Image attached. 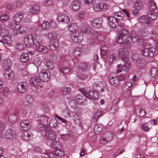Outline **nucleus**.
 Here are the masks:
<instances>
[{"mask_svg": "<svg viewBox=\"0 0 158 158\" xmlns=\"http://www.w3.org/2000/svg\"><path fill=\"white\" fill-rule=\"evenodd\" d=\"M130 39L129 34L126 30H123L121 33L118 35L115 39L116 41L118 43L123 44L127 48H130L131 46Z\"/></svg>", "mask_w": 158, "mask_h": 158, "instance_id": "obj_1", "label": "nucleus"}, {"mask_svg": "<svg viewBox=\"0 0 158 158\" xmlns=\"http://www.w3.org/2000/svg\"><path fill=\"white\" fill-rule=\"evenodd\" d=\"M122 11L125 14V15L121 11L116 13L114 15L113 17L115 20L118 22L119 27H122L124 26V22L125 18H127L129 20H130L129 14L128 11L125 9H123Z\"/></svg>", "mask_w": 158, "mask_h": 158, "instance_id": "obj_2", "label": "nucleus"}, {"mask_svg": "<svg viewBox=\"0 0 158 158\" xmlns=\"http://www.w3.org/2000/svg\"><path fill=\"white\" fill-rule=\"evenodd\" d=\"M118 55L124 62V67L123 69L125 70L126 67H129L130 62L127 58L128 56V52L127 49L124 48H121L119 49L118 51Z\"/></svg>", "mask_w": 158, "mask_h": 158, "instance_id": "obj_3", "label": "nucleus"}, {"mask_svg": "<svg viewBox=\"0 0 158 158\" xmlns=\"http://www.w3.org/2000/svg\"><path fill=\"white\" fill-rule=\"evenodd\" d=\"M36 39L38 40L35 43V47L37 51L40 52H42L43 53L47 52L48 49L45 46L40 44L42 42L41 39L39 36H36L35 38Z\"/></svg>", "mask_w": 158, "mask_h": 158, "instance_id": "obj_4", "label": "nucleus"}, {"mask_svg": "<svg viewBox=\"0 0 158 158\" xmlns=\"http://www.w3.org/2000/svg\"><path fill=\"white\" fill-rule=\"evenodd\" d=\"M48 117L44 115H39L38 120L40 124L37 125V127L40 130L44 129V128L48 126Z\"/></svg>", "mask_w": 158, "mask_h": 158, "instance_id": "obj_5", "label": "nucleus"}, {"mask_svg": "<svg viewBox=\"0 0 158 158\" xmlns=\"http://www.w3.org/2000/svg\"><path fill=\"white\" fill-rule=\"evenodd\" d=\"M36 36H33L30 35H27L25 36L24 37V42L25 44L27 47L32 46L34 44H35V43L38 40L35 38Z\"/></svg>", "mask_w": 158, "mask_h": 158, "instance_id": "obj_6", "label": "nucleus"}, {"mask_svg": "<svg viewBox=\"0 0 158 158\" xmlns=\"http://www.w3.org/2000/svg\"><path fill=\"white\" fill-rule=\"evenodd\" d=\"M71 38L74 42L80 43L83 40L84 35L82 33L78 31H76L71 33Z\"/></svg>", "mask_w": 158, "mask_h": 158, "instance_id": "obj_7", "label": "nucleus"}, {"mask_svg": "<svg viewBox=\"0 0 158 158\" xmlns=\"http://www.w3.org/2000/svg\"><path fill=\"white\" fill-rule=\"evenodd\" d=\"M39 78L44 82L48 81L50 79V75L49 71L47 69H43L39 73Z\"/></svg>", "mask_w": 158, "mask_h": 158, "instance_id": "obj_8", "label": "nucleus"}, {"mask_svg": "<svg viewBox=\"0 0 158 158\" xmlns=\"http://www.w3.org/2000/svg\"><path fill=\"white\" fill-rule=\"evenodd\" d=\"M82 89H80V91L82 94L77 95L75 97V102L78 104L84 105L85 104V100L84 96V91H82Z\"/></svg>", "mask_w": 158, "mask_h": 158, "instance_id": "obj_9", "label": "nucleus"}, {"mask_svg": "<svg viewBox=\"0 0 158 158\" xmlns=\"http://www.w3.org/2000/svg\"><path fill=\"white\" fill-rule=\"evenodd\" d=\"M155 49L153 48H145L142 51V53L146 57H152L155 54Z\"/></svg>", "mask_w": 158, "mask_h": 158, "instance_id": "obj_10", "label": "nucleus"}, {"mask_svg": "<svg viewBox=\"0 0 158 158\" xmlns=\"http://www.w3.org/2000/svg\"><path fill=\"white\" fill-rule=\"evenodd\" d=\"M91 36L93 39L92 41L88 40V42L90 44L93 43L94 40H97L99 42H102L104 40V37L103 35L98 34L95 31H93L91 33Z\"/></svg>", "mask_w": 158, "mask_h": 158, "instance_id": "obj_11", "label": "nucleus"}, {"mask_svg": "<svg viewBox=\"0 0 158 158\" xmlns=\"http://www.w3.org/2000/svg\"><path fill=\"white\" fill-rule=\"evenodd\" d=\"M57 19L59 22L68 23L70 21L69 17L64 14L60 13L57 14Z\"/></svg>", "mask_w": 158, "mask_h": 158, "instance_id": "obj_12", "label": "nucleus"}, {"mask_svg": "<svg viewBox=\"0 0 158 158\" xmlns=\"http://www.w3.org/2000/svg\"><path fill=\"white\" fill-rule=\"evenodd\" d=\"M28 88L27 84L24 82H20L18 84L16 87V90L20 93H24L26 92Z\"/></svg>", "mask_w": 158, "mask_h": 158, "instance_id": "obj_13", "label": "nucleus"}, {"mask_svg": "<svg viewBox=\"0 0 158 158\" xmlns=\"http://www.w3.org/2000/svg\"><path fill=\"white\" fill-rule=\"evenodd\" d=\"M132 59L136 60L138 63V65L139 67L143 66L145 64V60L144 59H139V55L138 54H133L131 56Z\"/></svg>", "mask_w": 158, "mask_h": 158, "instance_id": "obj_14", "label": "nucleus"}, {"mask_svg": "<svg viewBox=\"0 0 158 158\" xmlns=\"http://www.w3.org/2000/svg\"><path fill=\"white\" fill-rule=\"evenodd\" d=\"M84 96L89 99L94 100L98 98L99 95L96 91L91 90L87 93L84 92Z\"/></svg>", "mask_w": 158, "mask_h": 158, "instance_id": "obj_15", "label": "nucleus"}, {"mask_svg": "<svg viewBox=\"0 0 158 158\" xmlns=\"http://www.w3.org/2000/svg\"><path fill=\"white\" fill-rule=\"evenodd\" d=\"M80 30L83 33L86 34H90L91 35L90 29L89 28V24L86 22H84L81 23L80 27Z\"/></svg>", "mask_w": 158, "mask_h": 158, "instance_id": "obj_16", "label": "nucleus"}, {"mask_svg": "<svg viewBox=\"0 0 158 158\" xmlns=\"http://www.w3.org/2000/svg\"><path fill=\"white\" fill-rule=\"evenodd\" d=\"M103 22V19L102 18H96L91 21V24L94 28H98L101 26Z\"/></svg>", "mask_w": 158, "mask_h": 158, "instance_id": "obj_17", "label": "nucleus"}, {"mask_svg": "<svg viewBox=\"0 0 158 158\" xmlns=\"http://www.w3.org/2000/svg\"><path fill=\"white\" fill-rule=\"evenodd\" d=\"M45 137L48 140L55 141L56 138L55 132L52 130H49L45 132Z\"/></svg>", "mask_w": 158, "mask_h": 158, "instance_id": "obj_18", "label": "nucleus"}, {"mask_svg": "<svg viewBox=\"0 0 158 158\" xmlns=\"http://www.w3.org/2000/svg\"><path fill=\"white\" fill-rule=\"evenodd\" d=\"M103 83L100 81H98L97 83L94 84L93 85V87L95 91L98 92H101L104 91L103 88Z\"/></svg>", "mask_w": 158, "mask_h": 158, "instance_id": "obj_19", "label": "nucleus"}, {"mask_svg": "<svg viewBox=\"0 0 158 158\" xmlns=\"http://www.w3.org/2000/svg\"><path fill=\"white\" fill-rule=\"evenodd\" d=\"M4 77L6 79L10 80L12 79L14 76V74L12 71L9 69H8L4 70Z\"/></svg>", "mask_w": 158, "mask_h": 158, "instance_id": "obj_20", "label": "nucleus"}, {"mask_svg": "<svg viewBox=\"0 0 158 158\" xmlns=\"http://www.w3.org/2000/svg\"><path fill=\"white\" fill-rule=\"evenodd\" d=\"M108 24L109 26L112 28H114L117 26H119V23L112 16H110L107 17Z\"/></svg>", "mask_w": 158, "mask_h": 158, "instance_id": "obj_21", "label": "nucleus"}, {"mask_svg": "<svg viewBox=\"0 0 158 158\" xmlns=\"http://www.w3.org/2000/svg\"><path fill=\"white\" fill-rule=\"evenodd\" d=\"M40 80L39 77H34L31 78L30 82L32 86L36 87L40 85Z\"/></svg>", "mask_w": 158, "mask_h": 158, "instance_id": "obj_22", "label": "nucleus"}, {"mask_svg": "<svg viewBox=\"0 0 158 158\" xmlns=\"http://www.w3.org/2000/svg\"><path fill=\"white\" fill-rule=\"evenodd\" d=\"M15 134L14 131L10 129L7 130L5 134V137L8 139H12L15 138Z\"/></svg>", "mask_w": 158, "mask_h": 158, "instance_id": "obj_23", "label": "nucleus"}, {"mask_svg": "<svg viewBox=\"0 0 158 158\" xmlns=\"http://www.w3.org/2000/svg\"><path fill=\"white\" fill-rule=\"evenodd\" d=\"M109 80L111 85L114 87H116L119 84V81L117 77L110 76Z\"/></svg>", "mask_w": 158, "mask_h": 158, "instance_id": "obj_24", "label": "nucleus"}, {"mask_svg": "<svg viewBox=\"0 0 158 158\" xmlns=\"http://www.w3.org/2000/svg\"><path fill=\"white\" fill-rule=\"evenodd\" d=\"M20 129L22 130H27L30 128V123L29 121L24 120L20 123Z\"/></svg>", "mask_w": 158, "mask_h": 158, "instance_id": "obj_25", "label": "nucleus"}, {"mask_svg": "<svg viewBox=\"0 0 158 158\" xmlns=\"http://www.w3.org/2000/svg\"><path fill=\"white\" fill-rule=\"evenodd\" d=\"M33 102V98L31 96L27 95L23 102V104L24 106H28L32 103Z\"/></svg>", "mask_w": 158, "mask_h": 158, "instance_id": "obj_26", "label": "nucleus"}, {"mask_svg": "<svg viewBox=\"0 0 158 158\" xmlns=\"http://www.w3.org/2000/svg\"><path fill=\"white\" fill-rule=\"evenodd\" d=\"M78 27L77 24L74 23H69L68 26V30L71 33L77 31L76 30L78 29Z\"/></svg>", "mask_w": 158, "mask_h": 158, "instance_id": "obj_27", "label": "nucleus"}, {"mask_svg": "<svg viewBox=\"0 0 158 158\" xmlns=\"http://www.w3.org/2000/svg\"><path fill=\"white\" fill-rule=\"evenodd\" d=\"M100 52L101 56L102 57H106L109 52L108 47L106 46H102L100 49Z\"/></svg>", "mask_w": 158, "mask_h": 158, "instance_id": "obj_28", "label": "nucleus"}, {"mask_svg": "<svg viewBox=\"0 0 158 158\" xmlns=\"http://www.w3.org/2000/svg\"><path fill=\"white\" fill-rule=\"evenodd\" d=\"M113 139L112 134L111 133H108L106 137L102 138V143L103 144H106L108 142L111 141Z\"/></svg>", "mask_w": 158, "mask_h": 158, "instance_id": "obj_29", "label": "nucleus"}, {"mask_svg": "<svg viewBox=\"0 0 158 158\" xmlns=\"http://www.w3.org/2000/svg\"><path fill=\"white\" fill-rule=\"evenodd\" d=\"M81 5V2L77 0L74 1L71 3V7L74 10L76 11L79 10Z\"/></svg>", "mask_w": 158, "mask_h": 158, "instance_id": "obj_30", "label": "nucleus"}, {"mask_svg": "<svg viewBox=\"0 0 158 158\" xmlns=\"http://www.w3.org/2000/svg\"><path fill=\"white\" fill-rule=\"evenodd\" d=\"M29 12L32 14H37L40 11V7L36 5L32 6L29 9Z\"/></svg>", "mask_w": 158, "mask_h": 158, "instance_id": "obj_31", "label": "nucleus"}, {"mask_svg": "<svg viewBox=\"0 0 158 158\" xmlns=\"http://www.w3.org/2000/svg\"><path fill=\"white\" fill-rule=\"evenodd\" d=\"M71 91V89L69 87H64L61 88L60 91V93L63 95L69 94Z\"/></svg>", "mask_w": 158, "mask_h": 158, "instance_id": "obj_32", "label": "nucleus"}, {"mask_svg": "<svg viewBox=\"0 0 158 158\" xmlns=\"http://www.w3.org/2000/svg\"><path fill=\"white\" fill-rule=\"evenodd\" d=\"M118 57L116 53H112L109 56V63L110 64H112L115 62L118 59Z\"/></svg>", "mask_w": 158, "mask_h": 158, "instance_id": "obj_33", "label": "nucleus"}, {"mask_svg": "<svg viewBox=\"0 0 158 158\" xmlns=\"http://www.w3.org/2000/svg\"><path fill=\"white\" fill-rule=\"evenodd\" d=\"M143 8V5L142 2L140 1H135L134 4V8L137 10H141Z\"/></svg>", "mask_w": 158, "mask_h": 158, "instance_id": "obj_34", "label": "nucleus"}, {"mask_svg": "<svg viewBox=\"0 0 158 158\" xmlns=\"http://www.w3.org/2000/svg\"><path fill=\"white\" fill-rule=\"evenodd\" d=\"M136 115L139 117H143L146 114V111L142 109H137L135 111Z\"/></svg>", "mask_w": 158, "mask_h": 158, "instance_id": "obj_35", "label": "nucleus"}, {"mask_svg": "<svg viewBox=\"0 0 158 158\" xmlns=\"http://www.w3.org/2000/svg\"><path fill=\"white\" fill-rule=\"evenodd\" d=\"M11 65V60L9 59H6L4 60L3 64V69H10V67Z\"/></svg>", "mask_w": 158, "mask_h": 158, "instance_id": "obj_36", "label": "nucleus"}, {"mask_svg": "<svg viewBox=\"0 0 158 158\" xmlns=\"http://www.w3.org/2000/svg\"><path fill=\"white\" fill-rule=\"evenodd\" d=\"M139 21L141 22L145 26H148L150 24V22L147 18V16H142L139 19Z\"/></svg>", "mask_w": 158, "mask_h": 158, "instance_id": "obj_37", "label": "nucleus"}, {"mask_svg": "<svg viewBox=\"0 0 158 158\" xmlns=\"http://www.w3.org/2000/svg\"><path fill=\"white\" fill-rule=\"evenodd\" d=\"M103 126L100 124L95 125L94 128V131L95 134H98L102 131Z\"/></svg>", "mask_w": 158, "mask_h": 158, "instance_id": "obj_38", "label": "nucleus"}, {"mask_svg": "<svg viewBox=\"0 0 158 158\" xmlns=\"http://www.w3.org/2000/svg\"><path fill=\"white\" fill-rule=\"evenodd\" d=\"M25 27H24L20 26L18 24V25L17 26L16 29L15 31V32L17 34H22L25 31Z\"/></svg>", "mask_w": 158, "mask_h": 158, "instance_id": "obj_39", "label": "nucleus"}, {"mask_svg": "<svg viewBox=\"0 0 158 158\" xmlns=\"http://www.w3.org/2000/svg\"><path fill=\"white\" fill-rule=\"evenodd\" d=\"M132 84L130 82H127L125 83L123 86V89L124 90L128 91L130 93H131L130 91L132 89L131 87Z\"/></svg>", "mask_w": 158, "mask_h": 158, "instance_id": "obj_40", "label": "nucleus"}, {"mask_svg": "<svg viewBox=\"0 0 158 158\" xmlns=\"http://www.w3.org/2000/svg\"><path fill=\"white\" fill-rule=\"evenodd\" d=\"M148 18L149 21L154 20L157 18L156 14L153 11H150L148 13Z\"/></svg>", "mask_w": 158, "mask_h": 158, "instance_id": "obj_41", "label": "nucleus"}, {"mask_svg": "<svg viewBox=\"0 0 158 158\" xmlns=\"http://www.w3.org/2000/svg\"><path fill=\"white\" fill-rule=\"evenodd\" d=\"M2 42L0 40V42L7 44H10L11 42V38L9 36H4L2 39Z\"/></svg>", "mask_w": 158, "mask_h": 158, "instance_id": "obj_42", "label": "nucleus"}, {"mask_svg": "<svg viewBox=\"0 0 158 158\" xmlns=\"http://www.w3.org/2000/svg\"><path fill=\"white\" fill-rule=\"evenodd\" d=\"M131 38L132 42L135 43L137 42L138 38L136 33L134 31H132L131 33Z\"/></svg>", "mask_w": 158, "mask_h": 158, "instance_id": "obj_43", "label": "nucleus"}, {"mask_svg": "<svg viewBox=\"0 0 158 158\" xmlns=\"http://www.w3.org/2000/svg\"><path fill=\"white\" fill-rule=\"evenodd\" d=\"M23 15L21 13H17L15 15L14 17V20L16 22H19L23 18Z\"/></svg>", "mask_w": 158, "mask_h": 158, "instance_id": "obj_44", "label": "nucleus"}, {"mask_svg": "<svg viewBox=\"0 0 158 158\" xmlns=\"http://www.w3.org/2000/svg\"><path fill=\"white\" fill-rule=\"evenodd\" d=\"M17 114H12L10 115L8 117L9 121L12 123L15 122L17 119Z\"/></svg>", "mask_w": 158, "mask_h": 158, "instance_id": "obj_45", "label": "nucleus"}, {"mask_svg": "<svg viewBox=\"0 0 158 158\" xmlns=\"http://www.w3.org/2000/svg\"><path fill=\"white\" fill-rule=\"evenodd\" d=\"M31 135L29 133L26 131L23 132L21 135L22 139L25 141H28L30 140V138Z\"/></svg>", "mask_w": 158, "mask_h": 158, "instance_id": "obj_46", "label": "nucleus"}, {"mask_svg": "<svg viewBox=\"0 0 158 158\" xmlns=\"http://www.w3.org/2000/svg\"><path fill=\"white\" fill-rule=\"evenodd\" d=\"M58 123L57 122L55 118H52L51 119L49 122V126L52 127H55L58 125Z\"/></svg>", "mask_w": 158, "mask_h": 158, "instance_id": "obj_47", "label": "nucleus"}, {"mask_svg": "<svg viewBox=\"0 0 158 158\" xmlns=\"http://www.w3.org/2000/svg\"><path fill=\"white\" fill-rule=\"evenodd\" d=\"M9 16L6 14H3L0 16V21L2 22H4L8 20Z\"/></svg>", "mask_w": 158, "mask_h": 158, "instance_id": "obj_48", "label": "nucleus"}, {"mask_svg": "<svg viewBox=\"0 0 158 158\" xmlns=\"http://www.w3.org/2000/svg\"><path fill=\"white\" fill-rule=\"evenodd\" d=\"M44 64L49 69L53 70L54 69V67L53 65L49 60L46 59L44 61Z\"/></svg>", "mask_w": 158, "mask_h": 158, "instance_id": "obj_49", "label": "nucleus"}, {"mask_svg": "<svg viewBox=\"0 0 158 158\" xmlns=\"http://www.w3.org/2000/svg\"><path fill=\"white\" fill-rule=\"evenodd\" d=\"M29 58L28 54L27 53L22 54L20 57L21 60L22 62H26L28 60Z\"/></svg>", "mask_w": 158, "mask_h": 158, "instance_id": "obj_50", "label": "nucleus"}, {"mask_svg": "<svg viewBox=\"0 0 158 158\" xmlns=\"http://www.w3.org/2000/svg\"><path fill=\"white\" fill-rule=\"evenodd\" d=\"M48 38L51 40H56L57 39L56 34L55 33H49L48 34Z\"/></svg>", "mask_w": 158, "mask_h": 158, "instance_id": "obj_51", "label": "nucleus"}, {"mask_svg": "<svg viewBox=\"0 0 158 158\" xmlns=\"http://www.w3.org/2000/svg\"><path fill=\"white\" fill-rule=\"evenodd\" d=\"M41 26L43 30L47 29L50 28V23L48 21H44L41 24Z\"/></svg>", "mask_w": 158, "mask_h": 158, "instance_id": "obj_52", "label": "nucleus"}, {"mask_svg": "<svg viewBox=\"0 0 158 158\" xmlns=\"http://www.w3.org/2000/svg\"><path fill=\"white\" fill-rule=\"evenodd\" d=\"M93 10L95 11H98L101 10L100 4L99 3H95L93 4Z\"/></svg>", "mask_w": 158, "mask_h": 158, "instance_id": "obj_53", "label": "nucleus"}, {"mask_svg": "<svg viewBox=\"0 0 158 158\" xmlns=\"http://www.w3.org/2000/svg\"><path fill=\"white\" fill-rule=\"evenodd\" d=\"M148 5L150 9L154 10L157 8L156 3L152 1H150L149 2Z\"/></svg>", "mask_w": 158, "mask_h": 158, "instance_id": "obj_54", "label": "nucleus"}, {"mask_svg": "<svg viewBox=\"0 0 158 158\" xmlns=\"http://www.w3.org/2000/svg\"><path fill=\"white\" fill-rule=\"evenodd\" d=\"M15 48L18 51H21L24 49V45L21 43H17L15 45Z\"/></svg>", "mask_w": 158, "mask_h": 158, "instance_id": "obj_55", "label": "nucleus"}, {"mask_svg": "<svg viewBox=\"0 0 158 158\" xmlns=\"http://www.w3.org/2000/svg\"><path fill=\"white\" fill-rule=\"evenodd\" d=\"M157 74V70L155 68H152L150 71V74L152 77H155Z\"/></svg>", "mask_w": 158, "mask_h": 158, "instance_id": "obj_56", "label": "nucleus"}, {"mask_svg": "<svg viewBox=\"0 0 158 158\" xmlns=\"http://www.w3.org/2000/svg\"><path fill=\"white\" fill-rule=\"evenodd\" d=\"M56 155L53 152L50 153L48 156H42V158H56Z\"/></svg>", "mask_w": 158, "mask_h": 158, "instance_id": "obj_57", "label": "nucleus"}, {"mask_svg": "<svg viewBox=\"0 0 158 158\" xmlns=\"http://www.w3.org/2000/svg\"><path fill=\"white\" fill-rule=\"evenodd\" d=\"M8 34L7 30L5 28H2L0 29V35L5 36Z\"/></svg>", "mask_w": 158, "mask_h": 158, "instance_id": "obj_58", "label": "nucleus"}, {"mask_svg": "<svg viewBox=\"0 0 158 158\" xmlns=\"http://www.w3.org/2000/svg\"><path fill=\"white\" fill-rule=\"evenodd\" d=\"M59 70L61 73L65 74L69 73V69L68 68L64 67L60 68Z\"/></svg>", "mask_w": 158, "mask_h": 158, "instance_id": "obj_59", "label": "nucleus"}, {"mask_svg": "<svg viewBox=\"0 0 158 158\" xmlns=\"http://www.w3.org/2000/svg\"><path fill=\"white\" fill-rule=\"evenodd\" d=\"M141 128L144 131H148L149 129L148 123H144L142 126Z\"/></svg>", "mask_w": 158, "mask_h": 158, "instance_id": "obj_60", "label": "nucleus"}, {"mask_svg": "<svg viewBox=\"0 0 158 158\" xmlns=\"http://www.w3.org/2000/svg\"><path fill=\"white\" fill-rule=\"evenodd\" d=\"M100 4L101 8V10H106L108 8V6L106 3L101 2L100 3Z\"/></svg>", "mask_w": 158, "mask_h": 158, "instance_id": "obj_61", "label": "nucleus"}, {"mask_svg": "<svg viewBox=\"0 0 158 158\" xmlns=\"http://www.w3.org/2000/svg\"><path fill=\"white\" fill-rule=\"evenodd\" d=\"M81 49L78 48H75V50L73 52L74 55L76 56L80 55L81 52Z\"/></svg>", "mask_w": 158, "mask_h": 158, "instance_id": "obj_62", "label": "nucleus"}, {"mask_svg": "<svg viewBox=\"0 0 158 158\" xmlns=\"http://www.w3.org/2000/svg\"><path fill=\"white\" fill-rule=\"evenodd\" d=\"M53 141V142L51 143L52 148L53 149L56 150L57 148L59 147L57 145H59L60 143L55 142L54 141Z\"/></svg>", "mask_w": 158, "mask_h": 158, "instance_id": "obj_63", "label": "nucleus"}, {"mask_svg": "<svg viewBox=\"0 0 158 158\" xmlns=\"http://www.w3.org/2000/svg\"><path fill=\"white\" fill-rule=\"evenodd\" d=\"M79 66L80 68L83 71H85L87 70L88 68L87 64L85 63L81 64Z\"/></svg>", "mask_w": 158, "mask_h": 158, "instance_id": "obj_64", "label": "nucleus"}]
</instances>
